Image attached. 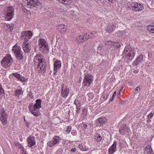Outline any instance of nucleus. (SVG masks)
<instances>
[{
	"label": "nucleus",
	"instance_id": "1",
	"mask_svg": "<svg viewBox=\"0 0 154 154\" xmlns=\"http://www.w3.org/2000/svg\"><path fill=\"white\" fill-rule=\"evenodd\" d=\"M34 64L37 66V68L39 71L45 73L46 71V63L42 54H37L34 57Z\"/></svg>",
	"mask_w": 154,
	"mask_h": 154
},
{
	"label": "nucleus",
	"instance_id": "2",
	"mask_svg": "<svg viewBox=\"0 0 154 154\" xmlns=\"http://www.w3.org/2000/svg\"><path fill=\"white\" fill-rule=\"evenodd\" d=\"M23 5L25 7L36 10L42 8L41 3L38 0H24Z\"/></svg>",
	"mask_w": 154,
	"mask_h": 154
},
{
	"label": "nucleus",
	"instance_id": "3",
	"mask_svg": "<svg viewBox=\"0 0 154 154\" xmlns=\"http://www.w3.org/2000/svg\"><path fill=\"white\" fill-rule=\"evenodd\" d=\"M136 53L135 48H131L130 46H126L123 51V57H127L130 60H132L134 57Z\"/></svg>",
	"mask_w": 154,
	"mask_h": 154
},
{
	"label": "nucleus",
	"instance_id": "4",
	"mask_svg": "<svg viewBox=\"0 0 154 154\" xmlns=\"http://www.w3.org/2000/svg\"><path fill=\"white\" fill-rule=\"evenodd\" d=\"M105 44L111 47L110 51L111 54L114 55L116 53H118L119 52V48L121 47L120 45L118 42H113L111 41H106Z\"/></svg>",
	"mask_w": 154,
	"mask_h": 154
},
{
	"label": "nucleus",
	"instance_id": "5",
	"mask_svg": "<svg viewBox=\"0 0 154 154\" xmlns=\"http://www.w3.org/2000/svg\"><path fill=\"white\" fill-rule=\"evenodd\" d=\"M12 50L16 58L18 60H21L24 58L23 53L21 50V48L17 44H15L13 47Z\"/></svg>",
	"mask_w": 154,
	"mask_h": 154
},
{
	"label": "nucleus",
	"instance_id": "6",
	"mask_svg": "<svg viewBox=\"0 0 154 154\" xmlns=\"http://www.w3.org/2000/svg\"><path fill=\"white\" fill-rule=\"evenodd\" d=\"M35 102L36 103L34 105L33 109L30 112L34 116L37 117L41 114L39 109L41 107L42 100L40 99H38L36 100Z\"/></svg>",
	"mask_w": 154,
	"mask_h": 154
},
{
	"label": "nucleus",
	"instance_id": "7",
	"mask_svg": "<svg viewBox=\"0 0 154 154\" xmlns=\"http://www.w3.org/2000/svg\"><path fill=\"white\" fill-rule=\"evenodd\" d=\"M13 59L10 54H8L1 61V64L2 66L6 68L10 66L13 62Z\"/></svg>",
	"mask_w": 154,
	"mask_h": 154
},
{
	"label": "nucleus",
	"instance_id": "8",
	"mask_svg": "<svg viewBox=\"0 0 154 154\" xmlns=\"http://www.w3.org/2000/svg\"><path fill=\"white\" fill-rule=\"evenodd\" d=\"M33 35V34L32 31L28 30L22 32H21V37L24 39V42H27L32 38Z\"/></svg>",
	"mask_w": 154,
	"mask_h": 154
},
{
	"label": "nucleus",
	"instance_id": "9",
	"mask_svg": "<svg viewBox=\"0 0 154 154\" xmlns=\"http://www.w3.org/2000/svg\"><path fill=\"white\" fill-rule=\"evenodd\" d=\"M93 76L90 74H85L83 84L87 87L89 86L93 82Z\"/></svg>",
	"mask_w": 154,
	"mask_h": 154
},
{
	"label": "nucleus",
	"instance_id": "10",
	"mask_svg": "<svg viewBox=\"0 0 154 154\" xmlns=\"http://www.w3.org/2000/svg\"><path fill=\"white\" fill-rule=\"evenodd\" d=\"M7 115L5 112L4 109L1 108L0 112V120L3 125H6L7 123Z\"/></svg>",
	"mask_w": 154,
	"mask_h": 154
},
{
	"label": "nucleus",
	"instance_id": "11",
	"mask_svg": "<svg viewBox=\"0 0 154 154\" xmlns=\"http://www.w3.org/2000/svg\"><path fill=\"white\" fill-rule=\"evenodd\" d=\"M14 8L11 7H9L7 9V13L5 16V19L7 21L11 20L13 17L14 14Z\"/></svg>",
	"mask_w": 154,
	"mask_h": 154
},
{
	"label": "nucleus",
	"instance_id": "12",
	"mask_svg": "<svg viewBox=\"0 0 154 154\" xmlns=\"http://www.w3.org/2000/svg\"><path fill=\"white\" fill-rule=\"evenodd\" d=\"M131 130L128 126L126 124H123L119 129V132L122 135L128 134H129Z\"/></svg>",
	"mask_w": 154,
	"mask_h": 154
},
{
	"label": "nucleus",
	"instance_id": "13",
	"mask_svg": "<svg viewBox=\"0 0 154 154\" xmlns=\"http://www.w3.org/2000/svg\"><path fill=\"white\" fill-rule=\"evenodd\" d=\"M61 139L59 136H55L51 140L47 143L48 145L51 147L54 145L58 143L60 141Z\"/></svg>",
	"mask_w": 154,
	"mask_h": 154
},
{
	"label": "nucleus",
	"instance_id": "14",
	"mask_svg": "<svg viewBox=\"0 0 154 154\" xmlns=\"http://www.w3.org/2000/svg\"><path fill=\"white\" fill-rule=\"evenodd\" d=\"M24 52V57H26V55L28 54L31 50V45L29 43L23 42L22 46Z\"/></svg>",
	"mask_w": 154,
	"mask_h": 154
},
{
	"label": "nucleus",
	"instance_id": "15",
	"mask_svg": "<svg viewBox=\"0 0 154 154\" xmlns=\"http://www.w3.org/2000/svg\"><path fill=\"white\" fill-rule=\"evenodd\" d=\"M39 46L40 48L48 50L49 47L47 41L44 39L40 38L38 41Z\"/></svg>",
	"mask_w": 154,
	"mask_h": 154
},
{
	"label": "nucleus",
	"instance_id": "16",
	"mask_svg": "<svg viewBox=\"0 0 154 154\" xmlns=\"http://www.w3.org/2000/svg\"><path fill=\"white\" fill-rule=\"evenodd\" d=\"M61 86V95L63 97L66 98L67 97L69 93V87H64V85L62 84Z\"/></svg>",
	"mask_w": 154,
	"mask_h": 154
},
{
	"label": "nucleus",
	"instance_id": "17",
	"mask_svg": "<svg viewBox=\"0 0 154 154\" xmlns=\"http://www.w3.org/2000/svg\"><path fill=\"white\" fill-rule=\"evenodd\" d=\"M27 141L28 147L32 148L33 146L35 145L36 142L35 141V137L34 136H29L27 139Z\"/></svg>",
	"mask_w": 154,
	"mask_h": 154
},
{
	"label": "nucleus",
	"instance_id": "18",
	"mask_svg": "<svg viewBox=\"0 0 154 154\" xmlns=\"http://www.w3.org/2000/svg\"><path fill=\"white\" fill-rule=\"evenodd\" d=\"M85 34H82L77 36L75 39V42L78 43H80L88 40Z\"/></svg>",
	"mask_w": 154,
	"mask_h": 154
},
{
	"label": "nucleus",
	"instance_id": "19",
	"mask_svg": "<svg viewBox=\"0 0 154 154\" xmlns=\"http://www.w3.org/2000/svg\"><path fill=\"white\" fill-rule=\"evenodd\" d=\"M131 5L133 9L136 11H141L144 9V7L139 3L134 2Z\"/></svg>",
	"mask_w": 154,
	"mask_h": 154
},
{
	"label": "nucleus",
	"instance_id": "20",
	"mask_svg": "<svg viewBox=\"0 0 154 154\" xmlns=\"http://www.w3.org/2000/svg\"><path fill=\"white\" fill-rule=\"evenodd\" d=\"M117 141H115L112 145L109 147L108 149V153L109 154H113L117 151Z\"/></svg>",
	"mask_w": 154,
	"mask_h": 154
},
{
	"label": "nucleus",
	"instance_id": "21",
	"mask_svg": "<svg viewBox=\"0 0 154 154\" xmlns=\"http://www.w3.org/2000/svg\"><path fill=\"white\" fill-rule=\"evenodd\" d=\"M12 75L22 82H27V80L26 79H25L24 77L23 76L20 74H18V73H12Z\"/></svg>",
	"mask_w": 154,
	"mask_h": 154
},
{
	"label": "nucleus",
	"instance_id": "22",
	"mask_svg": "<svg viewBox=\"0 0 154 154\" xmlns=\"http://www.w3.org/2000/svg\"><path fill=\"white\" fill-rule=\"evenodd\" d=\"M107 119L105 117L99 118L96 121L97 124H100V125L101 126L105 124L106 122Z\"/></svg>",
	"mask_w": 154,
	"mask_h": 154
},
{
	"label": "nucleus",
	"instance_id": "23",
	"mask_svg": "<svg viewBox=\"0 0 154 154\" xmlns=\"http://www.w3.org/2000/svg\"><path fill=\"white\" fill-rule=\"evenodd\" d=\"M54 70L55 72L54 73H55L57 72L58 69H59L61 66V63L60 61L58 60H56L54 65Z\"/></svg>",
	"mask_w": 154,
	"mask_h": 154
},
{
	"label": "nucleus",
	"instance_id": "24",
	"mask_svg": "<svg viewBox=\"0 0 154 154\" xmlns=\"http://www.w3.org/2000/svg\"><path fill=\"white\" fill-rule=\"evenodd\" d=\"M143 60V56L140 54L137 57L136 60L133 63V65H137Z\"/></svg>",
	"mask_w": 154,
	"mask_h": 154
},
{
	"label": "nucleus",
	"instance_id": "25",
	"mask_svg": "<svg viewBox=\"0 0 154 154\" xmlns=\"http://www.w3.org/2000/svg\"><path fill=\"white\" fill-rule=\"evenodd\" d=\"M112 25L114 27L115 26H116V25H114V24H112V23H111L108 24L107 25V27L106 29V31H107L108 33H110L112 32L114 29L113 28Z\"/></svg>",
	"mask_w": 154,
	"mask_h": 154
},
{
	"label": "nucleus",
	"instance_id": "26",
	"mask_svg": "<svg viewBox=\"0 0 154 154\" xmlns=\"http://www.w3.org/2000/svg\"><path fill=\"white\" fill-rule=\"evenodd\" d=\"M144 153L147 154H154L152 149L151 146L148 145L146 146L145 148Z\"/></svg>",
	"mask_w": 154,
	"mask_h": 154
},
{
	"label": "nucleus",
	"instance_id": "27",
	"mask_svg": "<svg viewBox=\"0 0 154 154\" xmlns=\"http://www.w3.org/2000/svg\"><path fill=\"white\" fill-rule=\"evenodd\" d=\"M57 29L61 33H64L66 31V29L64 27V25L63 24H60L57 26Z\"/></svg>",
	"mask_w": 154,
	"mask_h": 154
},
{
	"label": "nucleus",
	"instance_id": "28",
	"mask_svg": "<svg viewBox=\"0 0 154 154\" xmlns=\"http://www.w3.org/2000/svg\"><path fill=\"white\" fill-rule=\"evenodd\" d=\"M60 1V2L64 4V5H70L72 2V0H59Z\"/></svg>",
	"mask_w": 154,
	"mask_h": 154
},
{
	"label": "nucleus",
	"instance_id": "29",
	"mask_svg": "<svg viewBox=\"0 0 154 154\" xmlns=\"http://www.w3.org/2000/svg\"><path fill=\"white\" fill-rule=\"evenodd\" d=\"M97 33L95 32H92L89 33L85 34V35H86L87 40L89 38H91L92 37H94L96 35Z\"/></svg>",
	"mask_w": 154,
	"mask_h": 154
},
{
	"label": "nucleus",
	"instance_id": "30",
	"mask_svg": "<svg viewBox=\"0 0 154 154\" xmlns=\"http://www.w3.org/2000/svg\"><path fill=\"white\" fill-rule=\"evenodd\" d=\"M95 139L96 141L100 142L102 140V137L99 134L97 133L95 136Z\"/></svg>",
	"mask_w": 154,
	"mask_h": 154
},
{
	"label": "nucleus",
	"instance_id": "31",
	"mask_svg": "<svg viewBox=\"0 0 154 154\" xmlns=\"http://www.w3.org/2000/svg\"><path fill=\"white\" fill-rule=\"evenodd\" d=\"M23 91L21 90L17 89L15 91L14 94L16 96L18 97L20 94H23Z\"/></svg>",
	"mask_w": 154,
	"mask_h": 154
},
{
	"label": "nucleus",
	"instance_id": "32",
	"mask_svg": "<svg viewBox=\"0 0 154 154\" xmlns=\"http://www.w3.org/2000/svg\"><path fill=\"white\" fill-rule=\"evenodd\" d=\"M15 145L18 149H20L21 151L25 149L22 146V145L20 144L19 142H16L14 143Z\"/></svg>",
	"mask_w": 154,
	"mask_h": 154
},
{
	"label": "nucleus",
	"instance_id": "33",
	"mask_svg": "<svg viewBox=\"0 0 154 154\" xmlns=\"http://www.w3.org/2000/svg\"><path fill=\"white\" fill-rule=\"evenodd\" d=\"M147 29L151 33H154V26H148L146 27Z\"/></svg>",
	"mask_w": 154,
	"mask_h": 154
},
{
	"label": "nucleus",
	"instance_id": "34",
	"mask_svg": "<svg viewBox=\"0 0 154 154\" xmlns=\"http://www.w3.org/2000/svg\"><path fill=\"white\" fill-rule=\"evenodd\" d=\"M110 93V92L109 91H108L106 92V91H105L104 93L102 95V96L103 97V98L105 100H107L109 96Z\"/></svg>",
	"mask_w": 154,
	"mask_h": 154
},
{
	"label": "nucleus",
	"instance_id": "35",
	"mask_svg": "<svg viewBox=\"0 0 154 154\" xmlns=\"http://www.w3.org/2000/svg\"><path fill=\"white\" fill-rule=\"evenodd\" d=\"M70 12H71V15H73V17H74V16H75V17H74L75 19H74V20H75L76 21H78L79 20V18H76L75 17L76 16H75V14H73L74 13V11H70Z\"/></svg>",
	"mask_w": 154,
	"mask_h": 154
},
{
	"label": "nucleus",
	"instance_id": "36",
	"mask_svg": "<svg viewBox=\"0 0 154 154\" xmlns=\"http://www.w3.org/2000/svg\"><path fill=\"white\" fill-rule=\"evenodd\" d=\"M33 104V103H30L29 105V109L30 111H31L33 109L34 106Z\"/></svg>",
	"mask_w": 154,
	"mask_h": 154
},
{
	"label": "nucleus",
	"instance_id": "37",
	"mask_svg": "<svg viewBox=\"0 0 154 154\" xmlns=\"http://www.w3.org/2000/svg\"><path fill=\"white\" fill-rule=\"evenodd\" d=\"M154 115V113H150L147 115V117L148 119H150L152 118Z\"/></svg>",
	"mask_w": 154,
	"mask_h": 154
},
{
	"label": "nucleus",
	"instance_id": "38",
	"mask_svg": "<svg viewBox=\"0 0 154 154\" xmlns=\"http://www.w3.org/2000/svg\"><path fill=\"white\" fill-rule=\"evenodd\" d=\"M79 148L82 151H86L87 150V149H84V148H83V146L82 144H79Z\"/></svg>",
	"mask_w": 154,
	"mask_h": 154
},
{
	"label": "nucleus",
	"instance_id": "39",
	"mask_svg": "<svg viewBox=\"0 0 154 154\" xmlns=\"http://www.w3.org/2000/svg\"><path fill=\"white\" fill-rule=\"evenodd\" d=\"M116 91H115L114 93H113L112 97H111L109 99V101L111 102L113 100L114 97L116 96Z\"/></svg>",
	"mask_w": 154,
	"mask_h": 154
},
{
	"label": "nucleus",
	"instance_id": "40",
	"mask_svg": "<svg viewBox=\"0 0 154 154\" xmlns=\"http://www.w3.org/2000/svg\"><path fill=\"white\" fill-rule=\"evenodd\" d=\"M103 45L102 44H100L99 45L98 47V50L100 51H101L103 48Z\"/></svg>",
	"mask_w": 154,
	"mask_h": 154
},
{
	"label": "nucleus",
	"instance_id": "41",
	"mask_svg": "<svg viewBox=\"0 0 154 154\" xmlns=\"http://www.w3.org/2000/svg\"><path fill=\"white\" fill-rule=\"evenodd\" d=\"M4 90L2 88L1 85L0 84V94H2V93L4 94Z\"/></svg>",
	"mask_w": 154,
	"mask_h": 154
},
{
	"label": "nucleus",
	"instance_id": "42",
	"mask_svg": "<svg viewBox=\"0 0 154 154\" xmlns=\"http://www.w3.org/2000/svg\"><path fill=\"white\" fill-rule=\"evenodd\" d=\"M72 129V127L71 126H68L67 129L66 130L67 133H69L71 131Z\"/></svg>",
	"mask_w": 154,
	"mask_h": 154
},
{
	"label": "nucleus",
	"instance_id": "43",
	"mask_svg": "<svg viewBox=\"0 0 154 154\" xmlns=\"http://www.w3.org/2000/svg\"><path fill=\"white\" fill-rule=\"evenodd\" d=\"M28 95L31 98L33 99V96L32 93L29 92Z\"/></svg>",
	"mask_w": 154,
	"mask_h": 154
},
{
	"label": "nucleus",
	"instance_id": "44",
	"mask_svg": "<svg viewBox=\"0 0 154 154\" xmlns=\"http://www.w3.org/2000/svg\"><path fill=\"white\" fill-rule=\"evenodd\" d=\"M74 103L76 105V106L80 105L79 102L78 100H75L74 102Z\"/></svg>",
	"mask_w": 154,
	"mask_h": 154
},
{
	"label": "nucleus",
	"instance_id": "45",
	"mask_svg": "<svg viewBox=\"0 0 154 154\" xmlns=\"http://www.w3.org/2000/svg\"><path fill=\"white\" fill-rule=\"evenodd\" d=\"M135 90L136 93H138L140 91V88L139 87H137L136 88Z\"/></svg>",
	"mask_w": 154,
	"mask_h": 154
},
{
	"label": "nucleus",
	"instance_id": "46",
	"mask_svg": "<svg viewBox=\"0 0 154 154\" xmlns=\"http://www.w3.org/2000/svg\"><path fill=\"white\" fill-rule=\"evenodd\" d=\"M84 55V54H83L82 56L84 57V58L83 57V59L84 60H86L87 59V57H88V55H86V54H85V55Z\"/></svg>",
	"mask_w": 154,
	"mask_h": 154
},
{
	"label": "nucleus",
	"instance_id": "47",
	"mask_svg": "<svg viewBox=\"0 0 154 154\" xmlns=\"http://www.w3.org/2000/svg\"><path fill=\"white\" fill-rule=\"evenodd\" d=\"M21 153L20 154H26V151L24 150V149L21 151Z\"/></svg>",
	"mask_w": 154,
	"mask_h": 154
},
{
	"label": "nucleus",
	"instance_id": "48",
	"mask_svg": "<svg viewBox=\"0 0 154 154\" xmlns=\"http://www.w3.org/2000/svg\"><path fill=\"white\" fill-rule=\"evenodd\" d=\"M76 151V149L75 148L72 149L71 150V151L72 152H75Z\"/></svg>",
	"mask_w": 154,
	"mask_h": 154
},
{
	"label": "nucleus",
	"instance_id": "49",
	"mask_svg": "<svg viewBox=\"0 0 154 154\" xmlns=\"http://www.w3.org/2000/svg\"><path fill=\"white\" fill-rule=\"evenodd\" d=\"M87 111L86 109H83V112L84 114H86Z\"/></svg>",
	"mask_w": 154,
	"mask_h": 154
},
{
	"label": "nucleus",
	"instance_id": "50",
	"mask_svg": "<svg viewBox=\"0 0 154 154\" xmlns=\"http://www.w3.org/2000/svg\"><path fill=\"white\" fill-rule=\"evenodd\" d=\"M151 121V120L150 119H147V120L146 121V122L148 124H149Z\"/></svg>",
	"mask_w": 154,
	"mask_h": 154
},
{
	"label": "nucleus",
	"instance_id": "51",
	"mask_svg": "<svg viewBox=\"0 0 154 154\" xmlns=\"http://www.w3.org/2000/svg\"><path fill=\"white\" fill-rule=\"evenodd\" d=\"M77 107V109H79V110H80V105H79L76 106Z\"/></svg>",
	"mask_w": 154,
	"mask_h": 154
},
{
	"label": "nucleus",
	"instance_id": "52",
	"mask_svg": "<svg viewBox=\"0 0 154 154\" xmlns=\"http://www.w3.org/2000/svg\"><path fill=\"white\" fill-rule=\"evenodd\" d=\"M124 88V86H122L121 88H120V89L119 91V94H120V92Z\"/></svg>",
	"mask_w": 154,
	"mask_h": 154
},
{
	"label": "nucleus",
	"instance_id": "53",
	"mask_svg": "<svg viewBox=\"0 0 154 154\" xmlns=\"http://www.w3.org/2000/svg\"><path fill=\"white\" fill-rule=\"evenodd\" d=\"M83 126L85 128H86L87 127V125L85 124H83Z\"/></svg>",
	"mask_w": 154,
	"mask_h": 154
},
{
	"label": "nucleus",
	"instance_id": "54",
	"mask_svg": "<svg viewBox=\"0 0 154 154\" xmlns=\"http://www.w3.org/2000/svg\"><path fill=\"white\" fill-rule=\"evenodd\" d=\"M79 110H79V109H77L76 110V112L77 113H79Z\"/></svg>",
	"mask_w": 154,
	"mask_h": 154
},
{
	"label": "nucleus",
	"instance_id": "55",
	"mask_svg": "<svg viewBox=\"0 0 154 154\" xmlns=\"http://www.w3.org/2000/svg\"><path fill=\"white\" fill-rule=\"evenodd\" d=\"M148 56H149V57H151V55H150V54H148Z\"/></svg>",
	"mask_w": 154,
	"mask_h": 154
},
{
	"label": "nucleus",
	"instance_id": "56",
	"mask_svg": "<svg viewBox=\"0 0 154 154\" xmlns=\"http://www.w3.org/2000/svg\"><path fill=\"white\" fill-rule=\"evenodd\" d=\"M110 2H112L113 1V0H108Z\"/></svg>",
	"mask_w": 154,
	"mask_h": 154
},
{
	"label": "nucleus",
	"instance_id": "57",
	"mask_svg": "<svg viewBox=\"0 0 154 154\" xmlns=\"http://www.w3.org/2000/svg\"><path fill=\"white\" fill-rule=\"evenodd\" d=\"M26 126H28V127H28L29 124H27H27H26Z\"/></svg>",
	"mask_w": 154,
	"mask_h": 154
},
{
	"label": "nucleus",
	"instance_id": "58",
	"mask_svg": "<svg viewBox=\"0 0 154 154\" xmlns=\"http://www.w3.org/2000/svg\"><path fill=\"white\" fill-rule=\"evenodd\" d=\"M88 149V148H84V149Z\"/></svg>",
	"mask_w": 154,
	"mask_h": 154
},
{
	"label": "nucleus",
	"instance_id": "59",
	"mask_svg": "<svg viewBox=\"0 0 154 154\" xmlns=\"http://www.w3.org/2000/svg\"><path fill=\"white\" fill-rule=\"evenodd\" d=\"M10 28H11L10 29L11 30V27H10Z\"/></svg>",
	"mask_w": 154,
	"mask_h": 154
},
{
	"label": "nucleus",
	"instance_id": "60",
	"mask_svg": "<svg viewBox=\"0 0 154 154\" xmlns=\"http://www.w3.org/2000/svg\"><path fill=\"white\" fill-rule=\"evenodd\" d=\"M61 27H62H62H63V26H61Z\"/></svg>",
	"mask_w": 154,
	"mask_h": 154
},
{
	"label": "nucleus",
	"instance_id": "61",
	"mask_svg": "<svg viewBox=\"0 0 154 154\" xmlns=\"http://www.w3.org/2000/svg\"><path fill=\"white\" fill-rule=\"evenodd\" d=\"M12 29H13V28L12 27Z\"/></svg>",
	"mask_w": 154,
	"mask_h": 154
}]
</instances>
